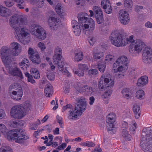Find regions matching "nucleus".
Masks as SVG:
<instances>
[{
    "mask_svg": "<svg viewBox=\"0 0 152 152\" xmlns=\"http://www.w3.org/2000/svg\"><path fill=\"white\" fill-rule=\"evenodd\" d=\"M94 92V90L92 87L86 85L84 93L87 95H91Z\"/></svg>",
    "mask_w": 152,
    "mask_h": 152,
    "instance_id": "31",
    "label": "nucleus"
},
{
    "mask_svg": "<svg viewBox=\"0 0 152 152\" xmlns=\"http://www.w3.org/2000/svg\"><path fill=\"white\" fill-rule=\"evenodd\" d=\"M20 47V45L17 42H13L10 44L9 48L11 49V53L13 56H17L19 55L21 52Z\"/></svg>",
    "mask_w": 152,
    "mask_h": 152,
    "instance_id": "17",
    "label": "nucleus"
},
{
    "mask_svg": "<svg viewBox=\"0 0 152 152\" xmlns=\"http://www.w3.org/2000/svg\"><path fill=\"white\" fill-rule=\"evenodd\" d=\"M148 81V77L146 76L141 77L137 80V85L139 86H142L147 84Z\"/></svg>",
    "mask_w": 152,
    "mask_h": 152,
    "instance_id": "22",
    "label": "nucleus"
},
{
    "mask_svg": "<svg viewBox=\"0 0 152 152\" xmlns=\"http://www.w3.org/2000/svg\"><path fill=\"white\" fill-rule=\"evenodd\" d=\"M86 85H83L80 83H77L75 86V88L77 92L80 94L84 93Z\"/></svg>",
    "mask_w": 152,
    "mask_h": 152,
    "instance_id": "25",
    "label": "nucleus"
},
{
    "mask_svg": "<svg viewBox=\"0 0 152 152\" xmlns=\"http://www.w3.org/2000/svg\"><path fill=\"white\" fill-rule=\"evenodd\" d=\"M112 93V91L111 89H109L106 91L104 93L102 97L104 99L108 98Z\"/></svg>",
    "mask_w": 152,
    "mask_h": 152,
    "instance_id": "45",
    "label": "nucleus"
},
{
    "mask_svg": "<svg viewBox=\"0 0 152 152\" xmlns=\"http://www.w3.org/2000/svg\"><path fill=\"white\" fill-rule=\"evenodd\" d=\"M13 1L10 0H7L4 1V3H5L6 5L8 7H10L12 6L14 4Z\"/></svg>",
    "mask_w": 152,
    "mask_h": 152,
    "instance_id": "58",
    "label": "nucleus"
},
{
    "mask_svg": "<svg viewBox=\"0 0 152 152\" xmlns=\"http://www.w3.org/2000/svg\"><path fill=\"white\" fill-rule=\"evenodd\" d=\"M104 54L103 52L100 51H94L93 53V57L96 59H99L104 56Z\"/></svg>",
    "mask_w": 152,
    "mask_h": 152,
    "instance_id": "30",
    "label": "nucleus"
},
{
    "mask_svg": "<svg viewBox=\"0 0 152 152\" xmlns=\"http://www.w3.org/2000/svg\"><path fill=\"white\" fill-rule=\"evenodd\" d=\"M74 32L76 36H79L80 34L81 29L80 26L74 28Z\"/></svg>",
    "mask_w": 152,
    "mask_h": 152,
    "instance_id": "51",
    "label": "nucleus"
},
{
    "mask_svg": "<svg viewBox=\"0 0 152 152\" xmlns=\"http://www.w3.org/2000/svg\"><path fill=\"white\" fill-rule=\"evenodd\" d=\"M123 96L127 99L131 98L132 96V92L129 88L123 89L122 91Z\"/></svg>",
    "mask_w": 152,
    "mask_h": 152,
    "instance_id": "21",
    "label": "nucleus"
},
{
    "mask_svg": "<svg viewBox=\"0 0 152 152\" xmlns=\"http://www.w3.org/2000/svg\"><path fill=\"white\" fill-rule=\"evenodd\" d=\"M145 26L146 28L152 29V23L150 21H148L145 23Z\"/></svg>",
    "mask_w": 152,
    "mask_h": 152,
    "instance_id": "64",
    "label": "nucleus"
},
{
    "mask_svg": "<svg viewBox=\"0 0 152 152\" xmlns=\"http://www.w3.org/2000/svg\"><path fill=\"white\" fill-rule=\"evenodd\" d=\"M98 73V71L96 69H91L88 72V74L90 76L95 75Z\"/></svg>",
    "mask_w": 152,
    "mask_h": 152,
    "instance_id": "49",
    "label": "nucleus"
},
{
    "mask_svg": "<svg viewBox=\"0 0 152 152\" xmlns=\"http://www.w3.org/2000/svg\"><path fill=\"white\" fill-rule=\"evenodd\" d=\"M106 65H98V69L99 70L102 72H103L104 71Z\"/></svg>",
    "mask_w": 152,
    "mask_h": 152,
    "instance_id": "63",
    "label": "nucleus"
},
{
    "mask_svg": "<svg viewBox=\"0 0 152 152\" xmlns=\"http://www.w3.org/2000/svg\"><path fill=\"white\" fill-rule=\"evenodd\" d=\"M110 40L113 45L118 47L125 46L126 43L124 37L118 31H115L112 33Z\"/></svg>",
    "mask_w": 152,
    "mask_h": 152,
    "instance_id": "10",
    "label": "nucleus"
},
{
    "mask_svg": "<svg viewBox=\"0 0 152 152\" xmlns=\"http://www.w3.org/2000/svg\"><path fill=\"white\" fill-rule=\"evenodd\" d=\"M114 57L113 55L110 54H108L106 56L104 63L105 64H108L110 63Z\"/></svg>",
    "mask_w": 152,
    "mask_h": 152,
    "instance_id": "33",
    "label": "nucleus"
},
{
    "mask_svg": "<svg viewBox=\"0 0 152 152\" xmlns=\"http://www.w3.org/2000/svg\"><path fill=\"white\" fill-rule=\"evenodd\" d=\"M118 18L121 23L127 24L129 22V18L128 13L123 10H121L118 12Z\"/></svg>",
    "mask_w": 152,
    "mask_h": 152,
    "instance_id": "18",
    "label": "nucleus"
},
{
    "mask_svg": "<svg viewBox=\"0 0 152 152\" xmlns=\"http://www.w3.org/2000/svg\"><path fill=\"white\" fill-rule=\"evenodd\" d=\"M93 10L95 12L97 15H102V11L101 8L99 7L96 6H95L93 7Z\"/></svg>",
    "mask_w": 152,
    "mask_h": 152,
    "instance_id": "44",
    "label": "nucleus"
},
{
    "mask_svg": "<svg viewBox=\"0 0 152 152\" xmlns=\"http://www.w3.org/2000/svg\"><path fill=\"white\" fill-rule=\"evenodd\" d=\"M137 126V124L134 121L130 122L129 124V130L131 133L133 134L135 133Z\"/></svg>",
    "mask_w": 152,
    "mask_h": 152,
    "instance_id": "28",
    "label": "nucleus"
},
{
    "mask_svg": "<svg viewBox=\"0 0 152 152\" xmlns=\"http://www.w3.org/2000/svg\"><path fill=\"white\" fill-rule=\"evenodd\" d=\"M28 52L29 55H30V56L33 55H34V53L36 52H37L36 50H34V49L31 48H29Z\"/></svg>",
    "mask_w": 152,
    "mask_h": 152,
    "instance_id": "61",
    "label": "nucleus"
},
{
    "mask_svg": "<svg viewBox=\"0 0 152 152\" xmlns=\"http://www.w3.org/2000/svg\"><path fill=\"white\" fill-rule=\"evenodd\" d=\"M29 29L31 34L39 39L42 40L46 37V31L41 26L37 24H32Z\"/></svg>",
    "mask_w": 152,
    "mask_h": 152,
    "instance_id": "9",
    "label": "nucleus"
},
{
    "mask_svg": "<svg viewBox=\"0 0 152 152\" xmlns=\"http://www.w3.org/2000/svg\"><path fill=\"white\" fill-rule=\"evenodd\" d=\"M116 118V115L113 113H110L106 118L107 129L108 132L111 134L114 133L116 132V128L114 124Z\"/></svg>",
    "mask_w": 152,
    "mask_h": 152,
    "instance_id": "12",
    "label": "nucleus"
},
{
    "mask_svg": "<svg viewBox=\"0 0 152 152\" xmlns=\"http://www.w3.org/2000/svg\"><path fill=\"white\" fill-rule=\"evenodd\" d=\"M80 145L83 146H87L88 147H93L95 145L94 143L89 141L81 142Z\"/></svg>",
    "mask_w": 152,
    "mask_h": 152,
    "instance_id": "40",
    "label": "nucleus"
},
{
    "mask_svg": "<svg viewBox=\"0 0 152 152\" xmlns=\"http://www.w3.org/2000/svg\"><path fill=\"white\" fill-rule=\"evenodd\" d=\"M12 27L14 31V34L19 41L28 36L29 34L28 29L26 27L20 28L13 25Z\"/></svg>",
    "mask_w": 152,
    "mask_h": 152,
    "instance_id": "13",
    "label": "nucleus"
},
{
    "mask_svg": "<svg viewBox=\"0 0 152 152\" xmlns=\"http://www.w3.org/2000/svg\"><path fill=\"white\" fill-rule=\"evenodd\" d=\"M7 138L9 141L13 140L20 144L24 143L29 137L23 129H15L7 133Z\"/></svg>",
    "mask_w": 152,
    "mask_h": 152,
    "instance_id": "3",
    "label": "nucleus"
},
{
    "mask_svg": "<svg viewBox=\"0 0 152 152\" xmlns=\"http://www.w3.org/2000/svg\"><path fill=\"white\" fill-rule=\"evenodd\" d=\"M140 108L137 104H134L133 108V110L135 114V117L136 119H138L140 115Z\"/></svg>",
    "mask_w": 152,
    "mask_h": 152,
    "instance_id": "26",
    "label": "nucleus"
},
{
    "mask_svg": "<svg viewBox=\"0 0 152 152\" xmlns=\"http://www.w3.org/2000/svg\"><path fill=\"white\" fill-rule=\"evenodd\" d=\"M11 54V49L7 46L2 47L0 50V55L1 58L5 65L10 64L11 61V56L9 55Z\"/></svg>",
    "mask_w": 152,
    "mask_h": 152,
    "instance_id": "14",
    "label": "nucleus"
},
{
    "mask_svg": "<svg viewBox=\"0 0 152 152\" xmlns=\"http://www.w3.org/2000/svg\"><path fill=\"white\" fill-rule=\"evenodd\" d=\"M72 27L73 28L80 26L78 23L75 20H73L72 21Z\"/></svg>",
    "mask_w": 152,
    "mask_h": 152,
    "instance_id": "62",
    "label": "nucleus"
},
{
    "mask_svg": "<svg viewBox=\"0 0 152 152\" xmlns=\"http://www.w3.org/2000/svg\"><path fill=\"white\" fill-rule=\"evenodd\" d=\"M30 58L34 63L39 64L40 63V59L38 52L35 53L33 55L30 56Z\"/></svg>",
    "mask_w": 152,
    "mask_h": 152,
    "instance_id": "23",
    "label": "nucleus"
},
{
    "mask_svg": "<svg viewBox=\"0 0 152 152\" xmlns=\"http://www.w3.org/2000/svg\"><path fill=\"white\" fill-rule=\"evenodd\" d=\"M73 70L74 73L79 77L83 76L84 75V72L80 70L79 69L78 71L75 70L74 69Z\"/></svg>",
    "mask_w": 152,
    "mask_h": 152,
    "instance_id": "57",
    "label": "nucleus"
},
{
    "mask_svg": "<svg viewBox=\"0 0 152 152\" xmlns=\"http://www.w3.org/2000/svg\"><path fill=\"white\" fill-rule=\"evenodd\" d=\"M142 61L146 64L152 63V50L147 46L144 42L140 39L135 40L133 43L130 44L129 51L132 54L141 53L142 49Z\"/></svg>",
    "mask_w": 152,
    "mask_h": 152,
    "instance_id": "1",
    "label": "nucleus"
},
{
    "mask_svg": "<svg viewBox=\"0 0 152 152\" xmlns=\"http://www.w3.org/2000/svg\"><path fill=\"white\" fill-rule=\"evenodd\" d=\"M55 55L53 57V62L57 64L59 71L64 75H67L68 77L71 76V75L68 71L64 68L65 62L61 60L62 53V50L59 47H56L54 51Z\"/></svg>",
    "mask_w": 152,
    "mask_h": 152,
    "instance_id": "7",
    "label": "nucleus"
},
{
    "mask_svg": "<svg viewBox=\"0 0 152 152\" xmlns=\"http://www.w3.org/2000/svg\"><path fill=\"white\" fill-rule=\"evenodd\" d=\"M124 5L126 8H131L132 6V0H124Z\"/></svg>",
    "mask_w": 152,
    "mask_h": 152,
    "instance_id": "43",
    "label": "nucleus"
},
{
    "mask_svg": "<svg viewBox=\"0 0 152 152\" xmlns=\"http://www.w3.org/2000/svg\"><path fill=\"white\" fill-rule=\"evenodd\" d=\"M96 19L97 23L99 24L102 23L104 21L103 14L97 15L96 17Z\"/></svg>",
    "mask_w": 152,
    "mask_h": 152,
    "instance_id": "50",
    "label": "nucleus"
},
{
    "mask_svg": "<svg viewBox=\"0 0 152 152\" xmlns=\"http://www.w3.org/2000/svg\"><path fill=\"white\" fill-rule=\"evenodd\" d=\"M0 131L2 133H5L7 131L5 126L3 124H0Z\"/></svg>",
    "mask_w": 152,
    "mask_h": 152,
    "instance_id": "56",
    "label": "nucleus"
},
{
    "mask_svg": "<svg viewBox=\"0 0 152 152\" xmlns=\"http://www.w3.org/2000/svg\"><path fill=\"white\" fill-rule=\"evenodd\" d=\"M129 61L127 57L125 56H119L116 59L113 64V67L118 68L115 69H114V71L122 72L126 71L128 68Z\"/></svg>",
    "mask_w": 152,
    "mask_h": 152,
    "instance_id": "8",
    "label": "nucleus"
},
{
    "mask_svg": "<svg viewBox=\"0 0 152 152\" xmlns=\"http://www.w3.org/2000/svg\"><path fill=\"white\" fill-rule=\"evenodd\" d=\"M6 115L5 111L2 109H0V119L4 118Z\"/></svg>",
    "mask_w": 152,
    "mask_h": 152,
    "instance_id": "60",
    "label": "nucleus"
},
{
    "mask_svg": "<svg viewBox=\"0 0 152 152\" xmlns=\"http://www.w3.org/2000/svg\"><path fill=\"white\" fill-rule=\"evenodd\" d=\"M76 101L77 104L74 110L69 111V117H71L72 119L76 118L80 116L86 107L87 102L85 97H81L77 98Z\"/></svg>",
    "mask_w": 152,
    "mask_h": 152,
    "instance_id": "6",
    "label": "nucleus"
},
{
    "mask_svg": "<svg viewBox=\"0 0 152 152\" xmlns=\"http://www.w3.org/2000/svg\"><path fill=\"white\" fill-rule=\"evenodd\" d=\"M19 25H26L27 23V20L26 17L19 15Z\"/></svg>",
    "mask_w": 152,
    "mask_h": 152,
    "instance_id": "34",
    "label": "nucleus"
},
{
    "mask_svg": "<svg viewBox=\"0 0 152 152\" xmlns=\"http://www.w3.org/2000/svg\"><path fill=\"white\" fill-rule=\"evenodd\" d=\"M46 76L48 79L50 81H53L55 79V75L53 72L51 71H47L46 72Z\"/></svg>",
    "mask_w": 152,
    "mask_h": 152,
    "instance_id": "37",
    "label": "nucleus"
},
{
    "mask_svg": "<svg viewBox=\"0 0 152 152\" xmlns=\"http://www.w3.org/2000/svg\"><path fill=\"white\" fill-rule=\"evenodd\" d=\"M56 118L57 119L58 122L59 123L60 126L61 127L63 126V121H62V118L61 117L59 116V115H57Z\"/></svg>",
    "mask_w": 152,
    "mask_h": 152,
    "instance_id": "59",
    "label": "nucleus"
},
{
    "mask_svg": "<svg viewBox=\"0 0 152 152\" xmlns=\"http://www.w3.org/2000/svg\"><path fill=\"white\" fill-rule=\"evenodd\" d=\"M21 88L19 84L17 83H15L10 86L9 88V92L13 91L14 90L18 89V88Z\"/></svg>",
    "mask_w": 152,
    "mask_h": 152,
    "instance_id": "36",
    "label": "nucleus"
},
{
    "mask_svg": "<svg viewBox=\"0 0 152 152\" xmlns=\"http://www.w3.org/2000/svg\"><path fill=\"white\" fill-rule=\"evenodd\" d=\"M124 39L125 40V41L126 43L125 44V46L129 43H131V44H132L135 41L133 39V37L132 36H131L127 38L124 37Z\"/></svg>",
    "mask_w": 152,
    "mask_h": 152,
    "instance_id": "42",
    "label": "nucleus"
},
{
    "mask_svg": "<svg viewBox=\"0 0 152 152\" xmlns=\"http://www.w3.org/2000/svg\"><path fill=\"white\" fill-rule=\"evenodd\" d=\"M25 76L27 77V80L28 82L34 84L35 83V80L33 79V77L28 72H26L25 73Z\"/></svg>",
    "mask_w": 152,
    "mask_h": 152,
    "instance_id": "39",
    "label": "nucleus"
},
{
    "mask_svg": "<svg viewBox=\"0 0 152 152\" xmlns=\"http://www.w3.org/2000/svg\"><path fill=\"white\" fill-rule=\"evenodd\" d=\"M113 77L110 76V75H103L99 82L98 87L100 89H104L107 88H111L114 84Z\"/></svg>",
    "mask_w": 152,
    "mask_h": 152,
    "instance_id": "11",
    "label": "nucleus"
},
{
    "mask_svg": "<svg viewBox=\"0 0 152 152\" xmlns=\"http://www.w3.org/2000/svg\"><path fill=\"white\" fill-rule=\"evenodd\" d=\"M55 10L57 13L61 17L66 15L65 11L61 3L57 4L55 7Z\"/></svg>",
    "mask_w": 152,
    "mask_h": 152,
    "instance_id": "20",
    "label": "nucleus"
},
{
    "mask_svg": "<svg viewBox=\"0 0 152 152\" xmlns=\"http://www.w3.org/2000/svg\"><path fill=\"white\" fill-rule=\"evenodd\" d=\"M45 96L47 97H50L53 93V89L52 86L50 84L47 85L45 89Z\"/></svg>",
    "mask_w": 152,
    "mask_h": 152,
    "instance_id": "24",
    "label": "nucleus"
},
{
    "mask_svg": "<svg viewBox=\"0 0 152 152\" xmlns=\"http://www.w3.org/2000/svg\"><path fill=\"white\" fill-rule=\"evenodd\" d=\"M19 15H17L13 16L11 17L10 19V21L11 23V26L12 27V26L13 25L15 26H17L15 25V24H18L19 23Z\"/></svg>",
    "mask_w": 152,
    "mask_h": 152,
    "instance_id": "29",
    "label": "nucleus"
},
{
    "mask_svg": "<svg viewBox=\"0 0 152 152\" xmlns=\"http://www.w3.org/2000/svg\"><path fill=\"white\" fill-rule=\"evenodd\" d=\"M16 2L17 4V6L19 7L20 9H23L24 7L23 6H24V0H12Z\"/></svg>",
    "mask_w": 152,
    "mask_h": 152,
    "instance_id": "38",
    "label": "nucleus"
},
{
    "mask_svg": "<svg viewBox=\"0 0 152 152\" xmlns=\"http://www.w3.org/2000/svg\"><path fill=\"white\" fill-rule=\"evenodd\" d=\"M7 12V9L5 7L2 6L1 11H0V15L4 16Z\"/></svg>",
    "mask_w": 152,
    "mask_h": 152,
    "instance_id": "54",
    "label": "nucleus"
},
{
    "mask_svg": "<svg viewBox=\"0 0 152 152\" xmlns=\"http://www.w3.org/2000/svg\"><path fill=\"white\" fill-rule=\"evenodd\" d=\"M121 134L122 136L126 139L129 140L130 135L128 132L127 129H123L122 130Z\"/></svg>",
    "mask_w": 152,
    "mask_h": 152,
    "instance_id": "35",
    "label": "nucleus"
},
{
    "mask_svg": "<svg viewBox=\"0 0 152 152\" xmlns=\"http://www.w3.org/2000/svg\"><path fill=\"white\" fill-rule=\"evenodd\" d=\"M78 69L80 70L83 71L87 70L88 67L85 64H80L78 66Z\"/></svg>",
    "mask_w": 152,
    "mask_h": 152,
    "instance_id": "48",
    "label": "nucleus"
},
{
    "mask_svg": "<svg viewBox=\"0 0 152 152\" xmlns=\"http://www.w3.org/2000/svg\"><path fill=\"white\" fill-rule=\"evenodd\" d=\"M140 145L145 152H152V130L150 128L143 129Z\"/></svg>",
    "mask_w": 152,
    "mask_h": 152,
    "instance_id": "2",
    "label": "nucleus"
},
{
    "mask_svg": "<svg viewBox=\"0 0 152 152\" xmlns=\"http://www.w3.org/2000/svg\"><path fill=\"white\" fill-rule=\"evenodd\" d=\"M37 46L42 51H44L46 48L45 45L43 43L41 42L38 43Z\"/></svg>",
    "mask_w": 152,
    "mask_h": 152,
    "instance_id": "52",
    "label": "nucleus"
},
{
    "mask_svg": "<svg viewBox=\"0 0 152 152\" xmlns=\"http://www.w3.org/2000/svg\"><path fill=\"white\" fill-rule=\"evenodd\" d=\"M110 7L106 6L105 8H103L105 12L108 14H110L112 11V7L111 6H110Z\"/></svg>",
    "mask_w": 152,
    "mask_h": 152,
    "instance_id": "53",
    "label": "nucleus"
},
{
    "mask_svg": "<svg viewBox=\"0 0 152 152\" xmlns=\"http://www.w3.org/2000/svg\"><path fill=\"white\" fill-rule=\"evenodd\" d=\"M38 8H43L44 6V0H39L34 4Z\"/></svg>",
    "mask_w": 152,
    "mask_h": 152,
    "instance_id": "46",
    "label": "nucleus"
},
{
    "mask_svg": "<svg viewBox=\"0 0 152 152\" xmlns=\"http://www.w3.org/2000/svg\"><path fill=\"white\" fill-rule=\"evenodd\" d=\"M145 95V93L142 90H139L136 91L135 97L137 99H142L144 98Z\"/></svg>",
    "mask_w": 152,
    "mask_h": 152,
    "instance_id": "32",
    "label": "nucleus"
},
{
    "mask_svg": "<svg viewBox=\"0 0 152 152\" xmlns=\"http://www.w3.org/2000/svg\"><path fill=\"white\" fill-rule=\"evenodd\" d=\"M31 105L28 102L14 106L11 109L10 115L15 119H21L26 115Z\"/></svg>",
    "mask_w": 152,
    "mask_h": 152,
    "instance_id": "5",
    "label": "nucleus"
},
{
    "mask_svg": "<svg viewBox=\"0 0 152 152\" xmlns=\"http://www.w3.org/2000/svg\"><path fill=\"white\" fill-rule=\"evenodd\" d=\"M48 22L51 29L53 30L57 29L61 25V22L59 19L55 16L50 17L48 19Z\"/></svg>",
    "mask_w": 152,
    "mask_h": 152,
    "instance_id": "16",
    "label": "nucleus"
},
{
    "mask_svg": "<svg viewBox=\"0 0 152 152\" xmlns=\"http://www.w3.org/2000/svg\"><path fill=\"white\" fill-rule=\"evenodd\" d=\"M83 55V52L80 50H77L75 53L74 59L75 61H79L82 60Z\"/></svg>",
    "mask_w": 152,
    "mask_h": 152,
    "instance_id": "27",
    "label": "nucleus"
},
{
    "mask_svg": "<svg viewBox=\"0 0 152 152\" xmlns=\"http://www.w3.org/2000/svg\"><path fill=\"white\" fill-rule=\"evenodd\" d=\"M9 64L5 65L8 73L13 76H18L21 79H22L23 75L20 69L16 66H9Z\"/></svg>",
    "mask_w": 152,
    "mask_h": 152,
    "instance_id": "15",
    "label": "nucleus"
},
{
    "mask_svg": "<svg viewBox=\"0 0 152 152\" xmlns=\"http://www.w3.org/2000/svg\"><path fill=\"white\" fill-rule=\"evenodd\" d=\"M12 149L11 148L7 146H3L0 148V152H12Z\"/></svg>",
    "mask_w": 152,
    "mask_h": 152,
    "instance_id": "41",
    "label": "nucleus"
},
{
    "mask_svg": "<svg viewBox=\"0 0 152 152\" xmlns=\"http://www.w3.org/2000/svg\"><path fill=\"white\" fill-rule=\"evenodd\" d=\"M101 4L103 8H105L106 6L110 7L109 6H111L109 0H102Z\"/></svg>",
    "mask_w": 152,
    "mask_h": 152,
    "instance_id": "47",
    "label": "nucleus"
},
{
    "mask_svg": "<svg viewBox=\"0 0 152 152\" xmlns=\"http://www.w3.org/2000/svg\"><path fill=\"white\" fill-rule=\"evenodd\" d=\"M11 97L16 101H18L21 99L23 96V90L21 88H18V89L13 91H9Z\"/></svg>",
    "mask_w": 152,
    "mask_h": 152,
    "instance_id": "19",
    "label": "nucleus"
},
{
    "mask_svg": "<svg viewBox=\"0 0 152 152\" xmlns=\"http://www.w3.org/2000/svg\"><path fill=\"white\" fill-rule=\"evenodd\" d=\"M88 15L86 13H81L78 15V18L81 23L83 31L91 33L94 29L95 22L91 18H88Z\"/></svg>",
    "mask_w": 152,
    "mask_h": 152,
    "instance_id": "4",
    "label": "nucleus"
},
{
    "mask_svg": "<svg viewBox=\"0 0 152 152\" xmlns=\"http://www.w3.org/2000/svg\"><path fill=\"white\" fill-rule=\"evenodd\" d=\"M88 41L90 45L92 46L94 44L95 41V38L92 36L89 37L88 38Z\"/></svg>",
    "mask_w": 152,
    "mask_h": 152,
    "instance_id": "55",
    "label": "nucleus"
}]
</instances>
